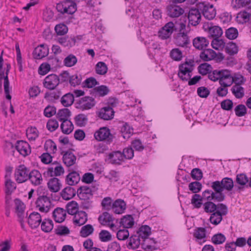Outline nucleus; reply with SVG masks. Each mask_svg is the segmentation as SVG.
Returning <instances> with one entry per match:
<instances>
[{
    "label": "nucleus",
    "instance_id": "1",
    "mask_svg": "<svg viewBox=\"0 0 251 251\" xmlns=\"http://www.w3.org/2000/svg\"><path fill=\"white\" fill-rule=\"evenodd\" d=\"M234 187V183L232 179L230 177H224L221 181H215L211 183V188L216 192L223 194L222 192L226 190L230 191Z\"/></svg>",
    "mask_w": 251,
    "mask_h": 251
},
{
    "label": "nucleus",
    "instance_id": "2",
    "mask_svg": "<svg viewBox=\"0 0 251 251\" xmlns=\"http://www.w3.org/2000/svg\"><path fill=\"white\" fill-rule=\"evenodd\" d=\"M196 7H198L205 19L211 20L215 17L216 10L213 4L207 2H201L197 3Z\"/></svg>",
    "mask_w": 251,
    "mask_h": 251
},
{
    "label": "nucleus",
    "instance_id": "3",
    "mask_svg": "<svg viewBox=\"0 0 251 251\" xmlns=\"http://www.w3.org/2000/svg\"><path fill=\"white\" fill-rule=\"evenodd\" d=\"M228 212L227 206L223 204H219V209L211 214L209 220L214 225L219 224L223 219V216L227 214Z\"/></svg>",
    "mask_w": 251,
    "mask_h": 251
},
{
    "label": "nucleus",
    "instance_id": "4",
    "mask_svg": "<svg viewBox=\"0 0 251 251\" xmlns=\"http://www.w3.org/2000/svg\"><path fill=\"white\" fill-rule=\"evenodd\" d=\"M56 9L61 14H73L76 10V4L71 1H65L56 4Z\"/></svg>",
    "mask_w": 251,
    "mask_h": 251
},
{
    "label": "nucleus",
    "instance_id": "5",
    "mask_svg": "<svg viewBox=\"0 0 251 251\" xmlns=\"http://www.w3.org/2000/svg\"><path fill=\"white\" fill-rule=\"evenodd\" d=\"M36 207L42 212L47 213L51 207L50 199L47 196L43 195L40 196L35 201Z\"/></svg>",
    "mask_w": 251,
    "mask_h": 251
},
{
    "label": "nucleus",
    "instance_id": "6",
    "mask_svg": "<svg viewBox=\"0 0 251 251\" xmlns=\"http://www.w3.org/2000/svg\"><path fill=\"white\" fill-rule=\"evenodd\" d=\"M29 173V170L25 165H19L15 171L16 181L19 183L25 182L28 179Z\"/></svg>",
    "mask_w": 251,
    "mask_h": 251
},
{
    "label": "nucleus",
    "instance_id": "7",
    "mask_svg": "<svg viewBox=\"0 0 251 251\" xmlns=\"http://www.w3.org/2000/svg\"><path fill=\"white\" fill-rule=\"evenodd\" d=\"M95 139L99 141H106L109 143L112 142L113 136L111 134L110 130L106 127H100L94 133Z\"/></svg>",
    "mask_w": 251,
    "mask_h": 251
},
{
    "label": "nucleus",
    "instance_id": "8",
    "mask_svg": "<svg viewBox=\"0 0 251 251\" xmlns=\"http://www.w3.org/2000/svg\"><path fill=\"white\" fill-rule=\"evenodd\" d=\"M201 198L203 200L211 201L215 200L218 202H221L225 200V196L224 194L213 192L211 190H206L203 192Z\"/></svg>",
    "mask_w": 251,
    "mask_h": 251
},
{
    "label": "nucleus",
    "instance_id": "9",
    "mask_svg": "<svg viewBox=\"0 0 251 251\" xmlns=\"http://www.w3.org/2000/svg\"><path fill=\"white\" fill-rule=\"evenodd\" d=\"M236 20L240 24L251 23V6H249L238 12Z\"/></svg>",
    "mask_w": 251,
    "mask_h": 251
},
{
    "label": "nucleus",
    "instance_id": "10",
    "mask_svg": "<svg viewBox=\"0 0 251 251\" xmlns=\"http://www.w3.org/2000/svg\"><path fill=\"white\" fill-rule=\"evenodd\" d=\"M59 83V77L55 74H51L45 77L43 84L45 88L50 90H54Z\"/></svg>",
    "mask_w": 251,
    "mask_h": 251
},
{
    "label": "nucleus",
    "instance_id": "11",
    "mask_svg": "<svg viewBox=\"0 0 251 251\" xmlns=\"http://www.w3.org/2000/svg\"><path fill=\"white\" fill-rule=\"evenodd\" d=\"M166 12L170 17L177 18L183 14L184 10L180 6L172 3L167 6Z\"/></svg>",
    "mask_w": 251,
    "mask_h": 251
},
{
    "label": "nucleus",
    "instance_id": "12",
    "mask_svg": "<svg viewBox=\"0 0 251 251\" xmlns=\"http://www.w3.org/2000/svg\"><path fill=\"white\" fill-rule=\"evenodd\" d=\"M64 173V170L61 164L55 162L48 168L46 173L48 176H60Z\"/></svg>",
    "mask_w": 251,
    "mask_h": 251
},
{
    "label": "nucleus",
    "instance_id": "13",
    "mask_svg": "<svg viewBox=\"0 0 251 251\" xmlns=\"http://www.w3.org/2000/svg\"><path fill=\"white\" fill-rule=\"evenodd\" d=\"M189 23L196 26L199 24L201 20V13L198 7L191 8L188 14Z\"/></svg>",
    "mask_w": 251,
    "mask_h": 251
},
{
    "label": "nucleus",
    "instance_id": "14",
    "mask_svg": "<svg viewBox=\"0 0 251 251\" xmlns=\"http://www.w3.org/2000/svg\"><path fill=\"white\" fill-rule=\"evenodd\" d=\"M174 28V24L172 22H168L158 32L159 37L162 39L169 38L173 33Z\"/></svg>",
    "mask_w": 251,
    "mask_h": 251
},
{
    "label": "nucleus",
    "instance_id": "15",
    "mask_svg": "<svg viewBox=\"0 0 251 251\" xmlns=\"http://www.w3.org/2000/svg\"><path fill=\"white\" fill-rule=\"evenodd\" d=\"M15 148L24 156L28 155L31 152L30 147L28 143L23 140L17 141Z\"/></svg>",
    "mask_w": 251,
    "mask_h": 251
},
{
    "label": "nucleus",
    "instance_id": "16",
    "mask_svg": "<svg viewBox=\"0 0 251 251\" xmlns=\"http://www.w3.org/2000/svg\"><path fill=\"white\" fill-rule=\"evenodd\" d=\"M175 40V44L178 46L187 47L190 44L189 37L184 31L178 33Z\"/></svg>",
    "mask_w": 251,
    "mask_h": 251
},
{
    "label": "nucleus",
    "instance_id": "17",
    "mask_svg": "<svg viewBox=\"0 0 251 251\" xmlns=\"http://www.w3.org/2000/svg\"><path fill=\"white\" fill-rule=\"evenodd\" d=\"M77 194L82 200H89L93 196L92 189L87 186L80 187L77 190Z\"/></svg>",
    "mask_w": 251,
    "mask_h": 251
},
{
    "label": "nucleus",
    "instance_id": "18",
    "mask_svg": "<svg viewBox=\"0 0 251 251\" xmlns=\"http://www.w3.org/2000/svg\"><path fill=\"white\" fill-rule=\"evenodd\" d=\"M194 62L193 60L186 61L184 63L181 64L179 66L178 76L181 77L187 73H191L194 69Z\"/></svg>",
    "mask_w": 251,
    "mask_h": 251
},
{
    "label": "nucleus",
    "instance_id": "19",
    "mask_svg": "<svg viewBox=\"0 0 251 251\" xmlns=\"http://www.w3.org/2000/svg\"><path fill=\"white\" fill-rule=\"evenodd\" d=\"M41 221V215L38 212H33L28 216L27 222L32 228H36L39 226Z\"/></svg>",
    "mask_w": 251,
    "mask_h": 251
},
{
    "label": "nucleus",
    "instance_id": "20",
    "mask_svg": "<svg viewBox=\"0 0 251 251\" xmlns=\"http://www.w3.org/2000/svg\"><path fill=\"white\" fill-rule=\"evenodd\" d=\"M114 115V111L110 106L102 108L99 113V117L104 120H109L113 119Z\"/></svg>",
    "mask_w": 251,
    "mask_h": 251
},
{
    "label": "nucleus",
    "instance_id": "21",
    "mask_svg": "<svg viewBox=\"0 0 251 251\" xmlns=\"http://www.w3.org/2000/svg\"><path fill=\"white\" fill-rule=\"evenodd\" d=\"M95 104L94 98L90 97H85L82 98L79 102V108L82 110H88L91 109Z\"/></svg>",
    "mask_w": 251,
    "mask_h": 251
},
{
    "label": "nucleus",
    "instance_id": "22",
    "mask_svg": "<svg viewBox=\"0 0 251 251\" xmlns=\"http://www.w3.org/2000/svg\"><path fill=\"white\" fill-rule=\"evenodd\" d=\"M48 52L49 49L47 46L41 45L34 49L33 55L35 59H40L47 56Z\"/></svg>",
    "mask_w": 251,
    "mask_h": 251
},
{
    "label": "nucleus",
    "instance_id": "23",
    "mask_svg": "<svg viewBox=\"0 0 251 251\" xmlns=\"http://www.w3.org/2000/svg\"><path fill=\"white\" fill-rule=\"evenodd\" d=\"M28 179L31 183L34 185H40L43 181L42 175L37 170H33L30 172Z\"/></svg>",
    "mask_w": 251,
    "mask_h": 251
},
{
    "label": "nucleus",
    "instance_id": "24",
    "mask_svg": "<svg viewBox=\"0 0 251 251\" xmlns=\"http://www.w3.org/2000/svg\"><path fill=\"white\" fill-rule=\"evenodd\" d=\"M11 68L10 64H6V69L5 72V76L4 77L3 87L4 93L5 94L6 98L9 100H11V96L10 95L9 81L8 79V75Z\"/></svg>",
    "mask_w": 251,
    "mask_h": 251
},
{
    "label": "nucleus",
    "instance_id": "25",
    "mask_svg": "<svg viewBox=\"0 0 251 251\" xmlns=\"http://www.w3.org/2000/svg\"><path fill=\"white\" fill-rule=\"evenodd\" d=\"M126 208V204L125 202L121 199L116 200L112 204V209L113 212L116 214H120L123 213Z\"/></svg>",
    "mask_w": 251,
    "mask_h": 251
},
{
    "label": "nucleus",
    "instance_id": "26",
    "mask_svg": "<svg viewBox=\"0 0 251 251\" xmlns=\"http://www.w3.org/2000/svg\"><path fill=\"white\" fill-rule=\"evenodd\" d=\"M73 221L74 224L78 226H82L87 221V214L83 211H78L74 215Z\"/></svg>",
    "mask_w": 251,
    "mask_h": 251
},
{
    "label": "nucleus",
    "instance_id": "27",
    "mask_svg": "<svg viewBox=\"0 0 251 251\" xmlns=\"http://www.w3.org/2000/svg\"><path fill=\"white\" fill-rule=\"evenodd\" d=\"M52 214L54 221L57 223H60L65 220L66 212L63 208L57 207L54 210Z\"/></svg>",
    "mask_w": 251,
    "mask_h": 251
},
{
    "label": "nucleus",
    "instance_id": "28",
    "mask_svg": "<svg viewBox=\"0 0 251 251\" xmlns=\"http://www.w3.org/2000/svg\"><path fill=\"white\" fill-rule=\"evenodd\" d=\"M76 193L77 191L70 185L64 188L61 192L60 195L63 200L68 201L73 198Z\"/></svg>",
    "mask_w": 251,
    "mask_h": 251
},
{
    "label": "nucleus",
    "instance_id": "29",
    "mask_svg": "<svg viewBox=\"0 0 251 251\" xmlns=\"http://www.w3.org/2000/svg\"><path fill=\"white\" fill-rule=\"evenodd\" d=\"M124 159L122 152L119 151L110 153L108 156V160L112 164H120Z\"/></svg>",
    "mask_w": 251,
    "mask_h": 251
},
{
    "label": "nucleus",
    "instance_id": "30",
    "mask_svg": "<svg viewBox=\"0 0 251 251\" xmlns=\"http://www.w3.org/2000/svg\"><path fill=\"white\" fill-rule=\"evenodd\" d=\"M193 44L195 48L198 50H204L209 44V41L203 37H197L193 41Z\"/></svg>",
    "mask_w": 251,
    "mask_h": 251
},
{
    "label": "nucleus",
    "instance_id": "31",
    "mask_svg": "<svg viewBox=\"0 0 251 251\" xmlns=\"http://www.w3.org/2000/svg\"><path fill=\"white\" fill-rule=\"evenodd\" d=\"M80 179V176L79 173L75 171H73L67 176L66 181L68 184L72 186L78 183Z\"/></svg>",
    "mask_w": 251,
    "mask_h": 251
},
{
    "label": "nucleus",
    "instance_id": "32",
    "mask_svg": "<svg viewBox=\"0 0 251 251\" xmlns=\"http://www.w3.org/2000/svg\"><path fill=\"white\" fill-rule=\"evenodd\" d=\"M61 186L60 180L56 177L50 179L48 182V188L49 190L52 192H58Z\"/></svg>",
    "mask_w": 251,
    "mask_h": 251
},
{
    "label": "nucleus",
    "instance_id": "33",
    "mask_svg": "<svg viewBox=\"0 0 251 251\" xmlns=\"http://www.w3.org/2000/svg\"><path fill=\"white\" fill-rule=\"evenodd\" d=\"M76 156L71 151L66 152L63 156V161L67 167L74 165L76 162Z\"/></svg>",
    "mask_w": 251,
    "mask_h": 251
},
{
    "label": "nucleus",
    "instance_id": "34",
    "mask_svg": "<svg viewBox=\"0 0 251 251\" xmlns=\"http://www.w3.org/2000/svg\"><path fill=\"white\" fill-rule=\"evenodd\" d=\"M151 234V227L147 225L143 226L139 229L137 234L139 237L143 239V241L149 240V236Z\"/></svg>",
    "mask_w": 251,
    "mask_h": 251
},
{
    "label": "nucleus",
    "instance_id": "35",
    "mask_svg": "<svg viewBox=\"0 0 251 251\" xmlns=\"http://www.w3.org/2000/svg\"><path fill=\"white\" fill-rule=\"evenodd\" d=\"M200 58L205 61L214 59L216 57V53L212 49L204 50L201 54Z\"/></svg>",
    "mask_w": 251,
    "mask_h": 251
},
{
    "label": "nucleus",
    "instance_id": "36",
    "mask_svg": "<svg viewBox=\"0 0 251 251\" xmlns=\"http://www.w3.org/2000/svg\"><path fill=\"white\" fill-rule=\"evenodd\" d=\"M57 40V42L62 46L68 48L74 46L76 42L74 38L68 37H59Z\"/></svg>",
    "mask_w": 251,
    "mask_h": 251
},
{
    "label": "nucleus",
    "instance_id": "37",
    "mask_svg": "<svg viewBox=\"0 0 251 251\" xmlns=\"http://www.w3.org/2000/svg\"><path fill=\"white\" fill-rule=\"evenodd\" d=\"M120 132L125 139H127L133 134V129L128 124L125 123L120 128Z\"/></svg>",
    "mask_w": 251,
    "mask_h": 251
},
{
    "label": "nucleus",
    "instance_id": "38",
    "mask_svg": "<svg viewBox=\"0 0 251 251\" xmlns=\"http://www.w3.org/2000/svg\"><path fill=\"white\" fill-rule=\"evenodd\" d=\"M61 103L65 107H68L73 104L74 101V95L68 93L61 97Z\"/></svg>",
    "mask_w": 251,
    "mask_h": 251
},
{
    "label": "nucleus",
    "instance_id": "39",
    "mask_svg": "<svg viewBox=\"0 0 251 251\" xmlns=\"http://www.w3.org/2000/svg\"><path fill=\"white\" fill-rule=\"evenodd\" d=\"M231 91L237 99H241L245 95L244 88L239 85H233L231 89Z\"/></svg>",
    "mask_w": 251,
    "mask_h": 251
},
{
    "label": "nucleus",
    "instance_id": "40",
    "mask_svg": "<svg viewBox=\"0 0 251 251\" xmlns=\"http://www.w3.org/2000/svg\"><path fill=\"white\" fill-rule=\"evenodd\" d=\"M16 212L18 217H25V205L19 199L15 200Z\"/></svg>",
    "mask_w": 251,
    "mask_h": 251
},
{
    "label": "nucleus",
    "instance_id": "41",
    "mask_svg": "<svg viewBox=\"0 0 251 251\" xmlns=\"http://www.w3.org/2000/svg\"><path fill=\"white\" fill-rule=\"evenodd\" d=\"M75 122L76 125L79 127H83L86 125L88 123V117L84 114H79L77 115L74 118Z\"/></svg>",
    "mask_w": 251,
    "mask_h": 251
},
{
    "label": "nucleus",
    "instance_id": "42",
    "mask_svg": "<svg viewBox=\"0 0 251 251\" xmlns=\"http://www.w3.org/2000/svg\"><path fill=\"white\" fill-rule=\"evenodd\" d=\"M60 127L64 133L69 134L73 130L74 125L71 121L65 120L62 123Z\"/></svg>",
    "mask_w": 251,
    "mask_h": 251
},
{
    "label": "nucleus",
    "instance_id": "43",
    "mask_svg": "<svg viewBox=\"0 0 251 251\" xmlns=\"http://www.w3.org/2000/svg\"><path fill=\"white\" fill-rule=\"evenodd\" d=\"M203 208L205 212L213 213L219 209V204L216 205L213 202L208 201L203 204Z\"/></svg>",
    "mask_w": 251,
    "mask_h": 251
},
{
    "label": "nucleus",
    "instance_id": "44",
    "mask_svg": "<svg viewBox=\"0 0 251 251\" xmlns=\"http://www.w3.org/2000/svg\"><path fill=\"white\" fill-rule=\"evenodd\" d=\"M134 222L133 217L129 215L124 216L121 219L120 224L126 228H130L134 225Z\"/></svg>",
    "mask_w": 251,
    "mask_h": 251
},
{
    "label": "nucleus",
    "instance_id": "45",
    "mask_svg": "<svg viewBox=\"0 0 251 251\" xmlns=\"http://www.w3.org/2000/svg\"><path fill=\"white\" fill-rule=\"evenodd\" d=\"M16 188L15 183L10 179H7L5 181V192L6 195H11Z\"/></svg>",
    "mask_w": 251,
    "mask_h": 251
},
{
    "label": "nucleus",
    "instance_id": "46",
    "mask_svg": "<svg viewBox=\"0 0 251 251\" xmlns=\"http://www.w3.org/2000/svg\"><path fill=\"white\" fill-rule=\"evenodd\" d=\"M141 238L138 235H134L130 237L128 248L132 249L138 248L140 244Z\"/></svg>",
    "mask_w": 251,
    "mask_h": 251
},
{
    "label": "nucleus",
    "instance_id": "47",
    "mask_svg": "<svg viewBox=\"0 0 251 251\" xmlns=\"http://www.w3.org/2000/svg\"><path fill=\"white\" fill-rule=\"evenodd\" d=\"M26 134L30 141H34L39 136V132L35 127H30L26 129Z\"/></svg>",
    "mask_w": 251,
    "mask_h": 251
},
{
    "label": "nucleus",
    "instance_id": "48",
    "mask_svg": "<svg viewBox=\"0 0 251 251\" xmlns=\"http://www.w3.org/2000/svg\"><path fill=\"white\" fill-rule=\"evenodd\" d=\"M156 242L154 239H149L147 241H145L143 243L144 249L148 251H153L156 250L157 248L155 246Z\"/></svg>",
    "mask_w": 251,
    "mask_h": 251
},
{
    "label": "nucleus",
    "instance_id": "49",
    "mask_svg": "<svg viewBox=\"0 0 251 251\" xmlns=\"http://www.w3.org/2000/svg\"><path fill=\"white\" fill-rule=\"evenodd\" d=\"M41 229L45 232H50L53 227V222L50 219H45L41 225Z\"/></svg>",
    "mask_w": 251,
    "mask_h": 251
},
{
    "label": "nucleus",
    "instance_id": "50",
    "mask_svg": "<svg viewBox=\"0 0 251 251\" xmlns=\"http://www.w3.org/2000/svg\"><path fill=\"white\" fill-rule=\"evenodd\" d=\"M71 112L67 108L59 110L57 114V117L60 121L62 122L65 120H68V118L71 116Z\"/></svg>",
    "mask_w": 251,
    "mask_h": 251
},
{
    "label": "nucleus",
    "instance_id": "51",
    "mask_svg": "<svg viewBox=\"0 0 251 251\" xmlns=\"http://www.w3.org/2000/svg\"><path fill=\"white\" fill-rule=\"evenodd\" d=\"M199 72L202 75H206L212 72V67L211 66L207 63H204L201 64L198 67Z\"/></svg>",
    "mask_w": 251,
    "mask_h": 251
},
{
    "label": "nucleus",
    "instance_id": "52",
    "mask_svg": "<svg viewBox=\"0 0 251 251\" xmlns=\"http://www.w3.org/2000/svg\"><path fill=\"white\" fill-rule=\"evenodd\" d=\"M67 209L68 213L70 215H75L78 211V204L75 201H72L69 202L67 204Z\"/></svg>",
    "mask_w": 251,
    "mask_h": 251
},
{
    "label": "nucleus",
    "instance_id": "53",
    "mask_svg": "<svg viewBox=\"0 0 251 251\" xmlns=\"http://www.w3.org/2000/svg\"><path fill=\"white\" fill-rule=\"evenodd\" d=\"M203 200L201 198V197L199 194H194L191 199V203L196 208H200L202 204V201Z\"/></svg>",
    "mask_w": 251,
    "mask_h": 251
},
{
    "label": "nucleus",
    "instance_id": "54",
    "mask_svg": "<svg viewBox=\"0 0 251 251\" xmlns=\"http://www.w3.org/2000/svg\"><path fill=\"white\" fill-rule=\"evenodd\" d=\"M94 228L93 226L90 224H88L81 227L80 231V235L81 236L86 237L92 234L94 231Z\"/></svg>",
    "mask_w": 251,
    "mask_h": 251
},
{
    "label": "nucleus",
    "instance_id": "55",
    "mask_svg": "<svg viewBox=\"0 0 251 251\" xmlns=\"http://www.w3.org/2000/svg\"><path fill=\"white\" fill-rule=\"evenodd\" d=\"M113 220L112 217L111 215L107 212H105L102 213V215L100 216L99 217V221L100 223L103 225H106Z\"/></svg>",
    "mask_w": 251,
    "mask_h": 251
},
{
    "label": "nucleus",
    "instance_id": "56",
    "mask_svg": "<svg viewBox=\"0 0 251 251\" xmlns=\"http://www.w3.org/2000/svg\"><path fill=\"white\" fill-rule=\"evenodd\" d=\"M226 50L228 54L234 55L238 52V48L235 43L233 42H230L226 45Z\"/></svg>",
    "mask_w": 251,
    "mask_h": 251
},
{
    "label": "nucleus",
    "instance_id": "57",
    "mask_svg": "<svg viewBox=\"0 0 251 251\" xmlns=\"http://www.w3.org/2000/svg\"><path fill=\"white\" fill-rule=\"evenodd\" d=\"M77 61V59L75 56L73 54H69L64 60V65L69 67L74 66Z\"/></svg>",
    "mask_w": 251,
    "mask_h": 251
},
{
    "label": "nucleus",
    "instance_id": "58",
    "mask_svg": "<svg viewBox=\"0 0 251 251\" xmlns=\"http://www.w3.org/2000/svg\"><path fill=\"white\" fill-rule=\"evenodd\" d=\"M209 32L210 35L214 38H219L223 34L222 28L218 26L210 27Z\"/></svg>",
    "mask_w": 251,
    "mask_h": 251
},
{
    "label": "nucleus",
    "instance_id": "59",
    "mask_svg": "<svg viewBox=\"0 0 251 251\" xmlns=\"http://www.w3.org/2000/svg\"><path fill=\"white\" fill-rule=\"evenodd\" d=\"M226 238L222 233H219L214 235L211 240L215 245L222 244L225 242Z\"/></svg>",
    "mask_w": 251,
    "mask_h": 251
},
{
    "label": "nucleus",
    "instance_id": "60",
    "mask_svg": "<svg viewBox=\"0 0 251 251\" xmlns=\"http://www.w3.org/2000/svg\"><path fill=\"white\" fill-rule=\"evenodd\" d=\"M238 36V30L234 27H230L226 31V36L230 40L236 39Z\"/></svg>",
    "mask_w": 251,
    "mask_h": 251
},
{
    "label": "nucleus",
    "instance_id": "61",
    "mask_svg": "<svg viewBox=\"0 0 251 251\" xmlns=\"http://www.w3.org/2000/svg\"><path fill=\"white\" fill-rule=\"evenodd\" d=\"M96 71L98 74L103 75L107 72V67L105 63L98 62L96 66Z\"/></svg>",
    "mask_w": 251,
    "mask_h": 251
},
{
    "label": "nucleus",
    "instance_id": "62",
    "mask_svg": "<svg viewBox=\"0 0 251 251\" xmlns=\"http://www.w3.org/2000/svg\"><path fill=\"white\" fill-rule=\"evenodd\" d=\"M212 47L217 50L222 49L225 45V43L222 39L219 38H214L211 42Z\"/></svg>",
    "mask_w": 251,
    "mask_h": 251
},
{
    "label": "nucleus",
    "instance_id": "63",
    "mask_svg": "<svg viewBox=\"0 0 251 251\" xmlns=\"http://www.w3.org/2000/svg\"><path fill=\"white\" fill-rule=\"evenodd\" d=\"M100 240L102 242H106L112 240V235L110 233L105 230H102L99 235Z\"/></svg>",
    "mask_w": 251,
    "mask_h": 251
},
{
    "label": "nucleus",
    "instance_id": "64",
    "mask_svg": "<svg viewBox=\"0 0 251 251\" xmlns=\"http://www.w3.org/2000/svg\"><path fill=\"white\" fill-rule=\"evenodd\" d=\"M170 56L175 61H180L182 58V53L179 49L176 48L171 51Z\"/></svg>",
    "mask_w": 251,
    "mask_h": 251
}]
</instances>
